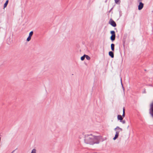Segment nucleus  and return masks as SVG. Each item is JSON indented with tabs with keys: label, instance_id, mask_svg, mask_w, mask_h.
Segmentation results:
<instances>
[{
	"label": "nucleus",
	"instance_id": "obj_1",
	"mask_svg": "<svg viewBox=\"0 0 153 153\" xmlns=\"http://www.w3.org/2000/svg\"><path fill=\"white\" fill-rule=\"evenodd\" d=\"M94 136L92 134H85V136L84 139L85 143L86 144L91 145L94 144V143L93 142V139L94 138Z\"/></svg>",
	"mask_w": 153,
	"mask_h": 153
},
{
	"label": "nucleus",
	"instance_id": "obj_2",
	"mask_svg": "<svg viewBox=\"0 0 153 153\" xmlns=\"http://www.w3.org/2000/svg\"><path fill=\"white\" fill-rule=\"evenodd\" d=\"M99 137L98 136H94V139H93V142L94 144H98L100 143Z\"/></svg>",
	"mask_w": 153,
	"mask_h": 153
},
{
	"label": "nucleus",
	"instance_id": "obj_3",
	"mask_svg": "<svg viewBox=\"0 0 153 153\" xmlns=\"http://www.w3.org/2000/svg\"><path fill=\"white\" fill-rule=\"evenodd\" d=\"M150 107L149 113L153 117V101L150 105Z\"/></svg>",
	"mask_w": 153,
	"mask_h": 153
},
{
	"label": "nucleus",
	"instance_id": "obj_4",
	"mask_svg": "<svg viewBox=\"0 0 153 153\" xmlns=\"http://www.w3.org/2000/svg\"><path fill=\"white\" fill-rule=\"evenodd\" d=\"M109 23L113 27H115L117 25L116 22L111 19H110Z\"/></svg>",
	"mask_w": 153,
	"mask_h": 153
},
{
	"label": "nucleus",
	"instance_id": "obj_5",
	"mask_svg": "<svg viewBox=\"0 0 153 153\" xmlns=\"http://www.w3.org/2000/svg\"><path fill=\"white\" fill-rule=\"evenodd\" d=\"M139 2V4L138 6V9L140 10L142 9L144 6V4L142 2Z\"/></svg>",
	"mask_w": 153,
	"mask_h": 153
},
{
	"label": "nucleus",
	"instance_id": "obj_6",
	"mask_svg": "<svg viewBox=\"0 0 153 153\" xmlns=\"http://www.w3.org/2000/svg\"><path fill=\"white\" fill-rule=\"evenodd\" d=\"M119 133V131H117L116 132L114 137L113 138L114 140H115L118 138Z\"/></svg>",
	"mask_w": 153,
	"mask_h": 153
},
{
	"label": "nucleus",
	"instance_id": "obj_7",
	"mask_svg": "<svg viewBox=\"0 0 153 153\" xmlns=\"http://www.w3.org/2000/svg\"><path fill=\"white\" fill-rule=\"evenodd\" d=\"M98 137H99L98 138L100 139H99V140L100 142V141H102L103 142L104 140H105L106 139V138H103L102 136H98Z\"/></svg>",
	"mask_w": 153,
	"mask_h": 153
},
{
	"label": "nucleus",
	"instance_id": "obj_8",
	"mask_svg": "<svg viewBox=\"0 0 153 153\" xmlns=\"http://www.w3.org/2000/svg\"><path fill=\"white\" fill-rule=\"evenodd\" d=\"M108 54L109 56L111 57V58H113L114 57V53L113 51H110L109 52Z\"/></svg>",
	"mask_w": 153,
	"mask_h": 153
},
{
	"label": "nucleus",
	"instance_id": "obj_9",
	"mask_svg": "<svg viewBox=\"0 0 153 153\" xmlns=\"http://www.w3.org/2000/svg\"><path fill=\"white\" fill-rule=\"evenodd\" d=\"M117 118L118 120H119L120 121H121L123 120V118L122 117V115H118L117 116Z\"/></svg>",
	"mask_w": 153,
	"mask_h": 153
},
{
	"label": "nucleus",
	"instance_id": "obj_10",
	"mask_svg": "<svg viewBox=\"0 0 153 153\" xmlns=\"http://www.w3.org/2000/svg\"><path fill=\"white\" fill-rule=\"evenodd\" d=\"M114 46L115 45L113 43H112L111 44V49L112 51H114Z\"/></svg>",
	"mask_w": 153,
	"mask_h": 153
},
{
	"label": "nucleus",
	"instance_id": "obj_11",
	"mask_svg": "<svg viewBox=\"0 0 153 153\" xmlns=\"http://www.w3.org/2000/svg\"><path fill=\"white\" fill-rule=\"evenodd\" d=\"M116 36L111 35L110 37V39L113 42L114 41L115 39Z\"/></svg>",
	"mask_w": 153,
	"mask_h": 153
},
{
	"label": "nucleus",
	"instance_id": "obj_12",
	"mask_svg": "<svg viewBox=\"0 0 153 153\" xmlns=\"http://www.w3.org/2000/svg\"><path fill=\"white\" fill-rule=\"evenodd\" d=\"M8 1H9L8 0H7L6 1L5 3L4 4V8H5L7 7V4H8Z\"/></svg>",
	"mask_w": 153,
	"mask_h": 153
},
{
	"label": "nucleus",
	"instance_id": "obj_13",
	"mask_svg": "<svg viewBox=\"0 0 153 153\" xmlns=\"http://www.w3.org/2000/svg\"><path fill=\"white\" fill-rule=\"evenodd\" d=\"M110 33L111 34V35L116 36L115 32L114 30L111 31Z\"/></svg>",
	"mask_w": 153,
	"mask_h": 153
},
{
	"label": "nucleus",
	"instance_id": "obj_14",
	"mask_svg": "<svg viewBox=\"0 0 153 153\" xmlns=\"http://www.w3.org/2000/svg\"><path fill=\"white\" fill-rule=\"evenodd\" d=\"M85 57L86 58V59L88 60H90L91 59V58L88 55H86L85 54Z\"/></svg>",
	"mask_w": 153,
	"mask_h": 153
},
{
	"label": "nucleus",
	"instance_id": "obj_15",
	"mask_svg": "<svg viewBox=\"0 0 153 153\" xmlns=\"http://www.w3.org/2000/svg\"><path fill=\"white\" fill-rule=\"evenodd\" d=\"M85 54H84L83 56L81 57L80 59L82 61L84 60L85 58Z\"/></svg>",
	"mask_w": 153,
	"mask_h": 153
},
{
	"label": "nucleus",
	"instance_id": "obj_16",
	"mask_svg": "<svg viewBox=\"0 0 153 153\" xmlns=\"http://www.w3.org/2000/svg\"><path fill=\"white\" fill-rule=\"evenodd\" d=\"M31 36H29L27 39V41L28 42L30 41L31 39Z\"/></svg>",
	"mask_w": 153,
	"mask_h": 153
},
{
	"label": "nucleus",
	"instance_id": "obj_17",
	"mask_svg": "<svg viewBox=\"0 0 153 153\" xmlns=\"http://www.w3.org/2000/svg\"><path fill=\"white\" fill-rule=\"evenodd\" d=\"M33 34V31H31L29 33V36L31 37L32 36Z\"/></svg>",
	"mask_w": 153,
	"mask_h": 153
},
{
	"label": "nucleus",
	"instance_id": "obj_18",
	"mask_svg": "<svg viewBox=\"0 0 153 153\" xmlns=\"http://www.w3.org/2000/svg\"><path fill=\"white\" fill-rule=\"evenodd\" d=\"M122 77H121L120 80H121V85H122V88L123 89V90L124 91V90H125V88H124V87L123 86V84H122Z\"/></svg>",
	"mask_w": 153,
	"mask_h": 153
},
{
	"label": "nucleus",
	"instance_id": "obj_19",
	"mask_svg": "<svg viewBox=\"0 0 153 153\" xmlns=\"http://www.w3.org/2000/svg\"><path fill=\"white\" fill-rule=\"evenodd\" d=\"M36 150L35 149H33L32 150L31 153H36Z\"/></svg>",
	"mask_w": 153,
	"mask_h": 153
},
{
	"label": "nucleus",
	"instance_id": "obj_20",
	"mask_svg": "<svg viewBox=\"0 0 153 153\" xmlns=\"http://www.w3.org/2000/svg\"><path fill=\"white\" fill-rule=\"evenodd\" d=\"M120 122L122 123L123 124H124L126 123V121H125V120H121V121H120Z\"/></svg>",
	"mask_w": 153,
	"mask_h": 153
},
{
	"label": "nucleus",
	"instance_id": "obj_21",
	"mask_svg": "<svg viewBox=\"0 0 153 153\" xmlns=\"http://www.w3.org/2000/svg\"><path fill=\"white\" fill-rule=\"evenodd\" d=\"M120 128L119 126H117L115 128H114V130H115L116 129L119 130Z\"/></svg>",
	"mask_w": 153,
	"mask_h": 153
},
{
	"label": "nucleus",
	"instance_id": "obj_22",
	"mask_svg": "<svg viewBox=\"0 0 153 153\" xmlns=\"http://www.w3.org/2000/svg\"><path fill=\"white\" fill-rule=\"evenodd\" d=\"M123 113H125V107L123 108Z\"/></svg>",
	"mask_w": 153,
	"mask_h": 153
},
{
	"label": "nucleus",
	"instance_id": "obj_23",
	"mask_svg": "<svg viewBox=\"0 0 153 153\" xmlns=\"http://www.w3.org/2000/svg\"><path fill=\"white\" fill-rule=\"evenodd\" d=\"M125 113H123V115H122V117L123 118L124 117H125Z\"/></svg>",
	"mask_w": 153,
	"mask_h": 153
},
{
	"label": "nucleus",
	"instance_id": "obj_24",
	"mask_svg": "<svg viewBox=\"0 0 153 153\" xmlns=\"http://www.w3.org/2000/svg\"><path fill=\"white\" fill-rule=\"evenodd\" d=\"M120 0H114L115 3L116 4H117Z\"/></svg>",
	"mask_w": 153,
	"mask_h": 153
},
{
	"label": "nucleus",
	"instance_id": "obj_25",
	"mask_svg": "<svg viewBox=\"0 0 153 153\" xmlns=\"http://www.w3.org/2000/svg\"><path fill=\"white\" fill-rule=\"evenodd\" d=\"M123 47L124 48L125 46V41H124L123 43Z\"/></svg>",
	"mask_w": 153,
	"mask_h": 153
},
{
	"label": "nucleus",
	"instance_id": "obj_26",
	"mask_svg": "<svg viewBox=\"0 0 153 153\" xmlns=\"http://www.w3.org/2000/svg\"><path fill=\"white\" fill-rule=\"evenodd\" d=\"M119 130H120V131H119V132H120V131H123V129H122V128H120L119 129Z\"/></svg>",
	"mask_w": 153,
	"mask_h": 153
},
{
	"label": "nucleus",
	"instance_id": "obj_27",
	"mask_svg": "<svg viewBox=\"0 0 153 153\" xmlns=\"http://www.w3.org/2000/svg\"><path fill=\"white\" fill-rule=\"evenodd\" d=\"M142 0H137V1L138 2H140V1H142Z\"/></svg>",
	"mask_w": 153,
	"mask_h": 153
},
{
	"label": "nucleus",
	"instance_id": "obj_28",
	"mask_svg": "<svg viewBox=\"0 0 153 153\" xmlns=\"http://www.w3.org/2000/svg\"><path fill=\"white\" fill-rule=\"evenodd\" d=\"M134 41H135V39L134 38V37H133V39L132 40V41H133V42H134Z\"/></svg>",
	"mask_w": 153,
	"mask_h": 153
},
{
	"label": "nucleus",
	"instance_id": "obj_29",
	"mask_svg": "<svg viewBox=\"0 0 153 153\" xmlns=\"http://www.w3.org/2000/svg\"><path fill=\"white\" fill-rule=\"evenodd\" d=\"M146 93V90H145H145L143 92V93Z\"/></svg>",
	"mask_w": 153,
	"mask_h": 153
},
{
	"label": "nucleus",
	"instance_id": "obj_30",
	"mask_svg": "<svg viewBox=\"0 0 153 153\" xmlns=\"http://www.w3.org/2000/svg\"><path fill=\"white\" fill-rule=\"evenodd\" d=\"M14 151H15V150H14L12 152V153H13V152H14Z\"/></svg>",
	"mask_w": 153,
	"mask_h": 153
},
{
	"label": "nucleus",
	"instance_id": "obj_31",
	"mask_svg": "<svg viewBox=\"0 0 153 153\" xmlns=\"http://www.w3.org/2000/svg\"><path fill=\"white\" fill-rule=\"evenodd\" d=\"M14 151H15V150H14L12 152V153H13V152H14Z\"/></svg>",
	"mask_w": 153,
	"mask_h": 153
},
{
	"label": "nucleus",
	"instance_id": "obj_32",
	"mask_svg": "<svg viewBox=\"0 0 153 153\" xmlns=\"http://www.w3.org/2000/svg\"><path fill=\"white\" fill-rule=\"evenodd\" d=\"M144 71H146V69H145V70H144Z\"/></svg>",
	"mask_w": 153,
	"mask_h": 153
},
{
	"label": "nucleus",
	"instance_id": "obj_33",
	"mask_svg": "<svg viewBox=\"0 0 153 153\" xmlns=\"http://www.w3.org/2000/svg\"><path fill=\"white\" fill-rule=\"evenodd\" d=\"M128 127H129V126H128L127 127V128H128Z\"/></svg>",
	"mask_w": 153,
	"mask_h": 153
},
{
	"label": "nucleus",
	"instance_id": "obj_34",
	"mask_svg": "<svg viewBox=\"0 0 153 153\" xmlns=\"http://www.w3.org/2000/svg\"><path fill=\"white\" fill-rule=\"evenodd\" d=\"M112 9V8H111V9L110 11Z\"/></svg>",
	"mask_w": 153,
	"mask_h": 153
}]
</instances>
